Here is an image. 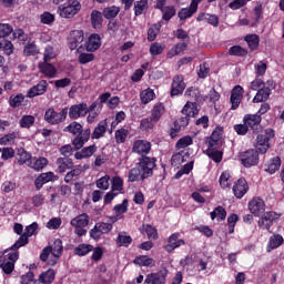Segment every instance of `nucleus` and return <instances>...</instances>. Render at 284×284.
<instances>
[{"label": "nucleus", "instance_id": "0e129e2a", "mask_svg": "<svg viewBox=\"0 0 284 284\" xmlns=\"http://www.w3.org/2000/svg\"><path fill=\"white\" fill-rule=\"evenodd\" d=\"M97 187L108 190L110 187V175H104L97 181Z\"/></svg>", "mask_w": 284, "mask_h": 284}, {"label": "nucleus", "instance_id": "c03bdc74", "mask_svg": "<svg viewBox=\"0 0 284 284\" xmlns=\"http://www.w3.org/2000/svg\"><path fill=\"white\" fill-rule=\"evenodd\" d=\"M143 172L141 171V168L136 166L129 171V181L130 183H134L135 181H143Z\"/></svg>", "mask_w": 284, "mask_h": 284}, {"label": "nucleus", "instance_id": "680f3d73", "mask_svg": "<svg viewBox=\"0 0 284 284\" xmlns=\"http://www.w3.org/2000/svg\"><path fill=\"white\" fill-rule=\"evenodd\" d=\"M121 10L119 9V7H109L105 8L103 11V14L105 17V19H114V17H116V14H119Z\"/></svg>", "mask_w": 284, "mask_h": 284}, {"label": "nucleus", "instance_id": "6ab92c4d", "mask_svg": "<svg viewBox=\"0 0 284 284\" xmlns=\"http://www.w3.org/2000/svg\"><path fill=\"white\" fill-rule=\"evenodd\" d=\"M248 210L255 216H261L265 212V202L260 197H255L248 203Z\"/></svg>", "mask_w": 284, "mask_h": 284}, {"label": "nucleus", "instance_id": "4468645a", "mask_svg": "<svg viewBox=\"0 0 284 284\" xmlns=\"http://www.w3.org/2000/svg\"><path fill=\"white\" fill-rule=\"evenodd\" d=\"M87 115H88L87 103L73 104L69 109V119H83Z\"/></svg>", "mask_w": 284, "mask_h": 284}, {"label": "nucleus", "instance_id": "a878e982", "mask_svg": "<svg viewBox=\"0 0 284 284\" xmlns=\"http://www.w3.org/2000/svg\"><path fill=\"white\" fill-rule=\"evenodd\" d=\"M97 150L98 149L94 144L87 148L82 146L80 151L75 152L74 159H77V161H81L82 159H90V156H93Z\"/></svg>", "mask_w": 284, "mask_h": 284}, {"label": "nucleus", "instance_id": "49530a36", "mask_svg": "<svg viewBox=\"0 0 284 284\" xmlns=\"http://www.w3.org/2000/svg\"><path fill=\"white\" fill-rule=\"evenodd\" d=\"M140 99H141V102L146 105V103H150V101H153L154 100V90L152 89H146V90H143L141 93H140Z\"/></svg>", "mask_w": 284, "mask_h": 284}, {"label": "nucleus", "instance_id": "dca6fc26", "mask_svg": "<svg viewBox=\"0 0 284 284\" xmlns=\"http://www.w3.org/2000/svg\"><path fill=\"white\" fill-rule=\"evenodd\" d=\"M250 190V185L247 184V180L244 178L239 179L233 185V194L236 199H243L247 191Z\"/></svg>", "mask_w": 284, "mask_h": 284}, {"label": "nucleus", "instance_id": "c9c22d12", "mask_svg": "<svg viewBox=\"0 0 284 284\" xmlns=\"http://www.w3.org/2000/svg\"><path fill=\"white\" fill-rule=\"evenodd\" d=\"M284 239L281 236V234H275L270 237L268 245L266 247V252H272V250H277V247H281L283 245Z\"/></svg>", "mask_w": 284, "mask_h": 284}, {"label": "nucleus", "instance_id": "a211bd4d", "mask_svg": "<svg viewBox=\"0 0 284 284\" xmlns=\"http://www.w3.org/2000/svg\"><path fill=\"white\" fill-rule=\"evenodd\" d=\"M48 92V81L41 80L38 84L33 85L27 92L28 99H34V97H41Z\"/></svg>", "mask_w": 284, "mask_h": 284}, {"label": "nucleus", "instance_id": "39448f33", "mask_svg": "<svg viewBox=\"0 0 284 284\" xmlns=\"http://www.w3.org/2000/svg\"><path fill=\"white\" fill-rule=\"evenodd\" d=\"M89 223L90 215L82 213L73 217L70 222V225L74 227V234H77V236H85L88 234V230H85V227H88Z\"/></svg>", "mask_w": 284, "mask_h": 284}, {"label": "nucleus", "instance_id": "aec40b11", "mask_svg": "<svg viewBox=\"0 0 284 284\" xmlns=\"http://www.w3.org/2000/svg\"><path fill=\"white\" fill-rule=\"evenodd\" d=\"M133 152L135 154H140L141 156H145V154L150 153V150H152V144L150 142L144 140H138L133 143Z\"/></svg>", "mask_w": 284, "mask_h": 284}, {"label": "nucleus", "instance_id": "5701e85b", "mask_svg": "<svg viewBox=\"0 0 284 284\" xmlns=\"http://www.w3.org/2000/svg\"><path fill=\"white\" fill-rule=\"evenodd\" d=\"M181 236L180 233H173L168 242L169 244L164 246V250L168 252H174V250H176V247H181V245H185V241L184 240H179Z\"/></svg>", "mask_w": 284, "mask_h": 284}, {"label": "nucleus", "instance_id": "e433bc0d", "mask_svg": "<svg viewBox=\"0 0 284 284\" xmlns=\"http://www.w3.org/2000/svg\"><path fill=\"white\" fill-rule=\"evenodd\" d=\"M58 171L63 174L65 170H71L73 161L70 158H59L57 160Z\"/></svg>", "mask_w": 284, "mask_h": 284}, {"label": "nucleus", "instance_id": "f3484780", "mask_svg": "<svg viewBox=\"0 0 284 284\" xmlns=\"http://www.w3.org/2000/svg\"><path fill=\"white\" fill-rule=\"evenodd\" d=\"M202 0H192L189 8H183L179 11L178 17L181 21H185V19H190L193 14H195L196 10H199V3Z\"/></svg>", "mask_w": 284, "mask_h": 284}, {"label": "nucleus", "instance_id": "0eeeda50", "mask_svg": "<svg viewBox=\"0 0 284 284\" xmlns=\"http://www.w3.org/2000/svg\"><path fill=\"white\" fill-rule=\"evenodd\" d=\"M84 40H85V36L83 31L81 30L71 31L68 39L70 50H77V52H83V50L85 49L81 43H83Z\"/></svg>", "mask_w": 284, "mask_h": 284}, {"label": "nucleus", "instance_id": "69168bd1", "mask_svg": "<svg viewBox=\"0 0 284 284\" xmlns=\"http://www.w3.org/2000/svg\"><path fill=\"white\" fill-rule=\"evenodd\" d=\"M162 12L164 21H170V19H172V17L176 14V10L174 9V7H164L162 9Z\"/></svg>", "mask_w": 284, "mask_h": 284}, {"label": "nucleus", "instance_id": "cd10ccee", "mask_svg": "<svg viewBox=\"0 0 284 284\" xmlns=\"http://www.w3.org/2000/svg\"><path fill=\"white\" fill-rule=\"evenodd\" d=\"M222 146H207L206 154L209 159H212L215 163H221L223 161V151H221Z\"/></svg>", "mask_w": 284, "mask_h": 284}, {"label": "nucleus", "instance_id": "4be33fe9", "mask_svg": "<svg viewBox=\"0 0 284 284\" xmlns=\"http://www.w3.org/2000/svg\"><path fill=\"white\" fill-rule=\"evenodd\" d=\"M168 274L163 271L158 273H150L146 275L144 283L145 284H165Z\"/></svg>", "mask_w": 284, "mask_h": 284}, {"label": "nucleus", "instance_id": "5fc2aeb1", "mask_svg": "<svg viewBox=\"0 0 284 284\" xmlns=\"http://www.w3.org/2000/svg\"><path fill=\"white\" fill-rule=\"evenodd\" d=\"M26 100V97L23 94H18V95H11L9 98V104L11 108H20L21 103Z\"/></svg>", "mask_w": 284, "mask_h": 284}, {"label": "nucleus", "instance_id": "393cba45", "mask_svg": "<svg viewBox=\"0 0 284 284\" xmlns=\"http://www.w3.org/2000/svg\"><path fill=\"white\" fill-rule=\"evenodd\" d=\"M100 48H101V37L97 33L91 34L85 44L87 52H97V50Z\"/></svg>", "mask_w": 284, "mask_h": 284}, {"label": "nucleus", "instance_id": "7c9ffc66", "mask_svg": "<svg viewBox=\"0 0 284 284\" xmlns=\"http://www.w3.org/2000/svg\"><path fill=\"white\" fill-rule=\"evenodd\" d=\"M105 132H108V120L98 123L90 136L91 139H102L105 136Z\"/></svg>", "mask_w": 284, "mask_h": 284}, {"label": "nucleus", "instance_id": "1a4fd4ad", "mask_svg": "<svg viewBox=\"0 0 284 284\" xmlns=\"http://www.w3.org/2000/svg\"><path fill=\"white\" fill-rule=\"evenodd\" d=\"M239 158L244 168H253V165H258V151L254 149L241 152Z\"/></svg>", "mask_w": 284, "mask_h": 284}, {"label": "nucleus", "instance_id": "4d7b16f0", "mask_svg": "<svg viewBox=\"0 0 284 284\" xmlns=\"http://www.w3.org/2000/svg\"><path fill=\"white\" fill-rule=\"evenodd\" d=\"M146 8H148V0H140L134 2L135 17H140V14H143V10H146Z\"/></svg>", "mask_w": 284, "mask_h": 284}, {"label": "nucleus", "instance_id": "13d9d810", "mask_svg": "<svg viewBox=\"0 0 284 284\" xmlns=\"http://www.w3.org/2000/svg\"><path fill=\"white\" fill-rule=\"evenodd\" d=\"M48 165V159L45 158H39L38 160L34 161L33 165L31 164L30 168L36 170V172H41L43 168Z\"/></svg>", "mask_w": 284, "mask_h": 284}, {"label": "nucleus", "instance_id": "412c9836", "mask_svg": "<svg viewBox=\"0 0 284 284\" xmlns=\"http://www.w3.org/2000/svg\"><path fill=\"white\" fill-rule=\"evenodd\" d=\"M184 90H185V82L183 81V75L174 77L172 88H171V97H179V94H183Z\"/></svg>", "mask_w": 284, "mask_h": 284}, {"label": "nucleus", "instance_id": "8fccbe9b", "mask_svg": "<svg viewBox=\"0 0 284 284\" xmlns=\"http://www.w3.org/2000/svg\"><path fill=\"white\" fill-rule=\"evenodd\" d=\"M34 115H23L19 121V125L20 128L30 129L34 125Z\"/></svg>", "mask_w": 284, "mask_h": 284}, {"label": "nucleus", "instance_id": "6e6d98bb", "mask_svg": "<svg viewBox=\"0 0 284 284\" xmlns=\"http://www.w3.org/2000/svg\"><path fill=\"white\" fill-rule=\"evenodd\" d=\"M229 54H231V57H245L247 50L243 49L241 45H233L229 49Z\"/></svg>", "mask_w": 284, "mask_h": 284}, {"label": "nucleus", "instance_id": "6e6552de", "mask_svg": "<svg viewBox=\"0 0 284 284\" xmlns=\"http://www.w3.org/2000/svg\"><path fill=\"white\" fill-rule=\"evenodd\" d=\"M37 230H39V224L37 222H33L31 225L27 226L24 234L19 237L10 250H19V247H24V245H28V239H30V236H34V234H37Z\"/></svg>", "mask_w": 284, "mask_h": 284}, {"label": "nucleus", "instance_id": "20e7f679", "mask_svg": "<svg viewBox=\"0 0 284 284\" xmlns=\"http://www.w3.org/2000/svg\"><path fill=\"white\" fill-rule=\"evenodd\" d=\"M81 10V2L79 0H68L64 4L58 7V14L62 19H72Z\"/></svg>", "mask_w": 284, "mask_h": 284}, {"label": "nucleus", "instance_id": "de8ad7c7", "mask_svg": "<svg viewBox=\"0 0 284 284\" xmlns=\"http://www.w3.org/2000/svg\"><path fill=\"white\" fill-rule=\"evenodd\" d=\"M94 250V246L90 244H80L78 247L74 248V254L78 256H85V254H90Z\"/></svg>", "mask_w": 284, "mask_h": 284}, {"label": "nucleus", "instance_id": "a18cd8bd", "mask_svg": "<svg viewBox=\"0 0 284 284\" xmlns=\"http://www.w3.org/2000/svg\"><path fill=\"white\" fill-rule=\"evenodd\" d=\"M141 232L142 234H146L148 239H159V233L156 232V229L150 224L143 225Z\"/></svg>", "mask_w": 284, "mask_h": 284}, {"label": "nucleus", "instance_id": "e2e57ef3", "mask_svg": "<svg viewBox=\"0 0 284 284\" xmlns=\"http://www.w3.org/2000/svg\"><path fill=\"white\" fill-rule=\"evenodd\" d=\"M161 31V24H153L149 30H148V41H154L156 39V34Z\"/></svg>", "mask_w": 284, "mask_h": 284}, {"label": "nucleus", "instance_id": "f8f14e48", "mask_svg": "<svg viewBox=\"0 0 284 284\" xmlns=\"http://www.w3.org/2000/svg\"><path fill=\"white\" fill-rule=\"evenodd\" d=\"M245 125L252 130L254 134H258L263 130L261 126V114H246L243 119Z\"/></svg>", "mask_w": 284, "mask_h": 284}, {"label": "nucleus", "instance_id": "9d476101", "mask_svg": "<svg viewBox=\"0 0 284 284\" xmlns=\"http://www.w3.org/2000/svg\"><path fill=\"white\" fill-rule=\"evenodd\" d=\"M110 232H112V223L98 222L90 231V236L94 241H98V239H101L103 234H110Z\"/></svg>", "mask_w": 284, "mask_h": 284}, {"label": "nucleus", "instance_id": "f704fd0d", "mask_svg": "<svg viewBox=\"0 0 284 284\" xmlns=\"http://www.w3.org/2000/svg\"><path fill=\"white\" fill-rule=\"evenodd\" d=\"M39 69L42 74H45V77H48L49 79H54V77H57V69L54 68V65L48 62L40 63Z\"/></svg>", "mask_w": 284, "mask_h": 284}, {"label": "nucleus", "instance_id": "f257e3e1", "mask_svg": "<svg viewBox=\"0 0 284 284\" xmlns=\"http://www.w3.org/2000/svg\"><path fill=\"white\" fill-rule=\"evenodd\" d=\"M63 132H69V134H73V136H75L72 140V145L75 151L81 150V148L90 141V135L92 134L90 129L83 130V125L79 122H71L67 128H64Z\"/></svg>", "mask_w": 284, "mask_h": 284}, {"label": "nucleus", "instance_id": "774afa93", "mask_svg": "<svg viewBox=\"0 0 284 284\" xmlns=\"http://www.w3.org/2000/svg\"><path fill=\"white\" fill-rule=\"evenodd\" d=\"M21 284H37V280H34V273L28 272L27 274L22 275Z\"/></svg>", "mask_w": 284, "mask_h": 284}, {"label": "nucleus", "instance_id": "09e8293b", "mask_svg": "<svg viewBox=\"0 0 284 284\" xmlns=\"http://www.w3.org/2000/svg\"><path fill=\"white\" fill-rule=\"evenodd\" d=\"M91 23L93 28H101L103 23V14L99 11H92L91 13Z\"/></svg>", "mask_w": 284, "mask_h": 284}, {"label": "nucleus", "instance_id": "bf43d9fd", "mask_svg": "<svg viewBox=\"0 0 284 284\" xmlns=\"http://www.w3.org/2000/svg\"><path fill=\"white\" fill-rule=\"evenodd\" d=\"M12 32H13L12 26L8 23H0V39H6V37H10Z\"/></svg>", "mask_w": 284, "mask_h": 284}, {"label": "nucleus", "instance_id": "2f4dec72", "mask_svg": "<svg viewBox=\"0 0 284 284\" xmlns=\"http://www.w3.org/2000/svg\"><path fill=\"white\" fill-rule=\"evenodd\" d=\"M270 94H272V90H270V87L261 88L254 97L253 103H263L267 101V99H270Z\"/></svg>", "mask_w": 284, "mask_h": 284}, {"label": "nucleus", "instance_id": "473e14b6", "mask_svg": "<svg viewBox=\"0 0 284 284\" xmlns=\"http://www.w3.org/2000/svg\"><path fill=\"white\" fill-rule=\"evenodd\" d=\"M18 163L19 165H32V154L28 153V151H26V149L20 148L18 149Z\"/></svg>", "mask_w": 284, "mask_h": 284}, {"label": "nucleus", "instance_id": "f03ea898", "mask_svg": "<svg viewBox=\"0 0 284 284\" xmlns=\"http://www.w3.org/2000/svg\"><path fill=\"white\" fill-rule=\"evenodd\" d=\"M51 254V260H49V265H57L59 258L63 254V242L60 239L55 240L52 245L44 247L40 254V260L45 263Z\"/></svg>", "mask_w": 284, "mask_h": 284}, {"label": "nucleus", "instance_id": "338daca9", "mask_svg": "<svg viewBox=\"0 0 284 284\" xmlns=\"http://www.w3.org/2000/svg\"><path fill=\"white\" fill-rule=\"evenodd\" d=\"M94 59V53H80L78 61L82 65H85V63H90Z\"/></svg>", "mask_w": 284, "mask_h": 284}, {"label": "nucleus", "instance_id": "58836bf2", "mask_svg": "<svg viewBox=\"0 0 284 284\" xmlns=\"http://www.w3.org/2000/svg\"><path fill=\"white\" fill-rule=\"evenodd\" d=\"M185 50H187V43L185 42H180L178 44H175L169 52H168V57L169 59H172L179 54H181V52H185Z\"/></svg>", "mask_w": 284, "mask_h": 284}, {"label": "nucleus", "instance_id": "ea45409f", "mask_svg": "<svg viewBox=\"0 0 284 284\" xmlns=\"http://www.w3.org/2000/svg\"><path fill=\"white\" fill-rule=\"evenodd\" d=\"M54 270L49 268L47 272L41 273L39 276V282L43 284H51L54 283Z\"/></svg>", "mask_w": 284, "mask_h": 284}, {"label": "nucleus", "instance_id": "864d4df0", "mask_svg": "<svg viewBox=\"0 0 284 284\" xmlns=\"http://www.w3.org/2000/svg\"><path fill=\"white\" fill-rule=\"evenodd\" d=\"M132 243V237L130 235L119 234L116 239L118 247H128Z\"/></svg>", "mask_w": 284, "mask_h": 284}, {"label": "nucleus", "instance_id": "052dcab7", "mask_svg": "<svg viewBox=\"0 0 284 284\" xmlns=\"http://www.w3.org/2000/svg\"><path fill=\"white\" fill-rule=\"evenodd\" d=\"M163 50H165V47H163L161 43L159 42H154L151 44L150 47V54L152 57H156L159 54H163Z\"/></svg>", "mask_w": 284, "mask_h": 284}, {"label": "nucleus", "instance_id": "c756f323", "mask_svg": "<svg viewBox=\"0 0 284 284\" xmlns=\"http://www.w3.org/2000/svg\"><path fill=\"white\" fill-rule=\"evenodd\" d=\"M255 148L260 154H265V152L270 150V140L267 136H264L263 134L257 135Z\"/></svg>", "mask_w": 284, "mask_h": 284}, {"label": "nucleus", "instance_id": "2eb2a0df", "mask_svg": "<svg viewBox=\"0 0 284 284\" xmlns=\"http://www.w3.org/2000/svg\"><path fill=\"white\" fill-rule=\"evenodd\" d=\"M223 129L216 128L206 140L207 148H223Z\"/></svg>", "mask_w": 284, "mask_h": 284}, {"label": "nucleus", "instance_id": "a19ab883", "mask_svg": "<svg viewBox=\"0 0 284 284\" xmlns=\"http://www.w3.org/2000/svg\"><path fill=\"white\" fill-rule=\"evenodd\" d=\"M165 112V106L163 105V103H159L156 104L151 113V121H159L161 119V116H163V113Z\"/></svg>", "mask_w": 284, "mask_h": 284}, {"label": "nucleus", "instance_id": "ddd939ff", "mask_svg": "<svg viewBox=\"0 0 284 284\" xmlns=\"http://www.w3.org/2000/svg\"><path fill=\"white\" fill-rule=\"evenodd\" d=\"M274 221H278V214L276 212L270 211L263 214V216L258 220L257 225L262 230L272 232L270 230L274 225Z\"/></svg>", "mask_w": 284, "mask_h": 284}, {"label": "nucleus", "instance_id": "423d86ee", "mask_svg": "<svg viewBox=\"0 0 284 284\" xmlns=\"http://www.w3.org/2000/svg\"><path fill=\"white\" fill-rule=\"evenodd\" d=\"M68 119V108H63L61 112H57L54 109L50 108L44 113V121L50 123V125H59Z\"/></svg>", "mask_w": 284, "mask_h": 284}, {"label": "nucleus", "instance_id": "79ce46f5", "mask_svg": "<svg viewBox=\"0 0 284 284\" xmlns=\"http://www.w3.org/2000/svg\"><path fill=\"white\" fill-rule=\"evenodd\" d=\"M277 170H281V158L275 156L267 163L266 172L274 174Z\"/></svg>", "mask_w": 284, "mask_h": 284}, {"label": "nucleus", "instance_id": "603ef678", "mask_svg": "<svg viewBox=\"0 0 284 284\" xmlns=\"http://www.w3.org/2000/svg\"><path fill=\"white\" fill-rule=\"evenodd\" d=\"M0 50H2V52H4V54L10 57V54H12V52L14 50V45H12V42L10 40H2L0 42Z\"/></svg>", "mask_w": 284, "mask_h": 284}, {"label": "nucleus", "instance_id": "3c124183", "mask_svg": "<svg viewBox=\"0 0 284 284\" xmlns=\"http://www.w3.org/2000/svg\"><path fill=\"white\" fill-rule=\"evenodd\" d=\"M245 41L251 50H256L258 48L260 39L256 34L246 36Z\"/></svg>", "mask_w": 284, "mask_h": 284}, {"label": "nucleus", "instance_id": "4c0bfd02", "mask_svg": "<svg viewBox=\"0 0 284 284\" xmlns=\"http://www.w3.org/2000/svg\"><path fill=\"white\" fill-rule=\"evenodd\" d=\"M182 114L185 116H196L199 114V109L196 108V102H186V104L182 109Z\"/></svg>", "mask_w": 284, "mask_h": 284}, {"label": "nucleus", "instance_id": "b1692460", "mask_svg": "<svg viewBox=\"0 0 284 284\" xmlns=\"http://www.w3.org/2000/svg\"><path fill=\"white\" fill-rule=\"evenodd\" d=\"M241 99H243V87L236 85L231 92L232 110H236L241 105Z\"/></svg>", "mask_w": 284, "mask_h": 284}, {"label": "nucleus", "instance_id": "72a5a7b5", "mask_svg": "<svg viewBox=\"0 0 284 284\" xmlns=\"http://www.w3.org/2000/svg\"><path fill=\"white\" fill-rule=\"evenodd\" d=\"M135 265H140L143 267H154L156 265V262H154V258L148 257V255H140L136 256L133 261Z\"/></svg>", "mask_w": 284, "mask_h": 284}, {"label": "nucleus", "instance_id": "bb28decb", "mask_svg": "<svg viewBox=\"0 0 284 284\" xmlns=\"http://www.w3.org/2000/svg\"><path fill=\"white\" fill-rule=\"evenodd\" d=\"M54 179V172L41 173L34 181L36 190H41L45 183H50Z\"/></svg>", "mask_w": 284, "mask_h": 284}, {"label": "nucleus", "instance_id": "7ed1b4c3", "mask_svg": "<svg viewBox=\"0 0 284 284\" xmlns=\"http://www.w3.org/2000/svg\"><path fill=\"white\" fill-rule=\"evenodd\" d=\"M6 250L4 252L0 253V261L4 258L3 263L0 264L1 270L4 274H12L14 272V263L19 261V251L18 250Z\"/></svg>", "mask_w": 284, "mask_h": 284}, {"label": "nucleus", "instance_id": "9b49d317", "mask_svg": "<svg viewBox=\"0 0 284 284\" xmlns=\"http://www.w3.org/2000/svg\"><path fill=\"white\" fill-rule=\"evenodd\" d=\"M154 161V159H150L148 156L140 160L139 168L142 171V181L152 176V171L156 168V163Z\"/></svg>", "mask_w": 284, "mask_h": 284}, {"label": "nucleus", "instance_id": "c85d7f7f", "mask_svg": "<svg viewBox=\"0 0 284 284\" xmlns=\"http://www.w3.org/2000/svg\"><path fill=\"white\" fill-rule=\"evenodd\" d=\"M197 21H204V23H209L213 26V28H219V16L211 13H199Z\"/></svg>", "mask_w": 284, "mask_h": 284}, {"label": "nucleus", "instance_id": "37998d69", "mask_svg": "<svg viewBox=\"0 0 284 284\" xmlns=\"http://www.w3.org/2000/svg\"><path fill=\"white\" fill-rule=\"evenodd\" d=\"M227 216V211L223 209V206H216L211 212V219L214 221V219H217V221H225V217Z\"/></svg>", "mask_w": 284, "mask_h": 284}]
</instances>
